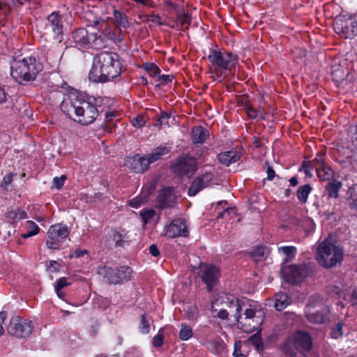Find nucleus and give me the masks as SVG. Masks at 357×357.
Instances as JSON below:
<instances>
[{
    "label": "nucleus",
    "mask_w": 357,
    "mask_h": 357,
    "mask_svg": "<svg viewBox=\"0 0 357 357\" xmlns=\"http://www.w3.org/2000/svg\"><path fill=\"white\" fill-rule=\"evenodd\" d=\"M121 72L122 65L119 60V55L102 52L93 57L89 79L93 82L105 83L119 76Z\"/></svg>",
    "instance_id": "1"
},
{
    "label": "nucleus",
    "mask_w": 357,
    "mask_h": 357,
    "mask_svg": "<svg viewBox=\"0 0 357 357\" xmlns=\"http://www.w3.org/2000/svg\"><path fill=\"white\" fill-rule=\"evenodd\" d=\"M43 68V65L33 56L22 59H13L10 64L11 76L19 84L33 81Z\"/></svg>",
    "instance_id": "2"
},
{
    "label": "nucleus",
    "mask_w": 357,
    "mask_h": 357,
    "mask_svg": "<svg viewBox=\"0 0 357 357\" xmlns=\"http://www.w3.org/2000/svg\"><path fill=\"white\" fill-rule=\"evenodd\" d=\"M241 310L240 300L231 294H219L211 302V312L213 317L222 320L227 319L230 312L233 313L235 320L239 321Z\"/></svg>",
    "instance_id": "3"
},
{
    "label": "nucleus",
    "mask_w": 357,
    "mask_h": 357,
    "mask_svg": "<svg viewBox=\"0 0 357 357\" xmlns=\"http://www.w3.org/2000/svg\"><path fill=\"white\" fill-rule=\"evenodd\" d=\"M312 348V339L307 332L296 331L284 343L282 351L287 357H295V350L305 356Z\"/></svg>",
    "instance_id": "4"
},
{
    "label": "nucleus",
    "mask_w": 357,
    "mask_h": 357,
    "mask_svg": "<svg viewBox=\"0 0 357 357\" xmlns=\"http://www.w3.org/2000/svg\"><path fill=\"white\" fill-rule=\"evenodd\" d=\"M317 259L323 267L330 268L342 261L343 251L331 241L326 239L317 248Z\"/></svg>",
    "instance_id": "5"
},
{
    "label": "nucleus",
    "mask_w": 357,
    "mask_h": 357,
    "mask_svg": "<svg viewBox=\"0 0 357 357\" xmlns=\"http://www.w3.org/2000/svg\"><path fill=\"white\" fill-rule=\"evenodd\" d=\"M316 265L314 263L303 264H291L285 266L281 269L283 279L288 283L296 284L301 283L308 277L316 274Z\"/></svg>",
    "instance_id": "6"
},
{
    "label": "nucleus",
    "mask_w": 357,
    "mask_h": 357,
    "mask_svg": "<svg viewBox=\"0 0 357 357\" xmlns=\"http://www.w3.org/2000/svg\"><path fill=\"white\" fill-rule=\"evenodd\" d=\"M92 27L96 28L98 32L90 35V45L95 49H102L106 47L108 40H114V34L109 30L107 31L108 24L100 17H94L88 20Z\"/></svg>",
    "instance_id": "7"
},
{
    "label": "nucleus",
    "mask_w": 357,
    "mask_h": 357,
    "mask_svg": "<svg viewBox=\"0 0 357 357\" xmlns=\"http://www.w3.org/2000/svg\"><path fill=\"white\" fill-rule=\"evenodd\" d=\"M305 312L307 320L314 324H324L329 320V310L319 295L310 296Z\"/></svg>",
    "instance_id": "8"
},
{
    "label": "nucleus",
    "mask_w": 357,
    "mask_h": 357,
    "mask_svg": "<svg viewBox=\"0 0 357 357\" xmlns=\"http://www.w3.org/2000/svg\"><path fill=\"white\" fill-rule=\"evenodd\" d=\"M101 102L102 100L100 98H93L92 100L89 98L88 100L82 99L80 107L77 110V119H74V120L82 125H89L93 123L102 112Z\"/></svg>",
    "instance_id": "9"
},
{
    "label": "nucleus",
    "mask_w": 357,
    "mask_h": 357,
    "mask_svg": "<svg viewBox=\"0 0 357 357\" xmlns=\"http://www.w3.org/2000/svg\"><path fill=\"white\" fill-rule=\"evenodd\" d=\"M196 274L205 284L206 289L208 292L213 291L221 276L220 270L218 266L206 263H200Z\"/></svg>",
    "instance_id": "10"
},
{
    "label": "nucleus",
    "mask_w": 357,
    "mask_h": 357,
    "mask_svg": "<svg viewBox=\"0 0 357 357\" xmlns=\"http://www.w3.org/2000/svg\"><path fill=\"white\" fill-rule=\"evenodd\" d=\"M132 269L127 266L112 268L107 266H100L98 273L108 284H119L130 279Z\"/></svg>",
    "instance_id": "11"
},
{
    "label": "nucleus",
    "mask_w": 357,
    "mask_h": 357,
    "mask_svg": "<svg viewBox=\"0 0 357 357\" xmlns=\"http://www.w3.org/2000/svg\"><path fill=\"white\" fill-rule=\"evenodd\" d=\"M69 234L68 227L65 225L55 224L50 226L47 231V239L46 241L47 248L52 250L59 249Z\"/></svg>",
    "instance_id": "12"
},
{
    "label": "nucleus",
    "mask_w": 357,
    "mask_h": 357,
    "mask_svg": "<svg viewBox=\"0 0 357 357\" xmlns=\"http://www.w3.org/2000/svg\"><path fill=\"white\" fill-rule=\"evenodd\" d=\"M7 331L10 335L16 337H27L33 331L32 322L22 319L18 316L13 317L10 320Z\"/></svg>",
    "instance_id": "13"
},
{
    "label": "nucleus",
    "mask_w": 357,
    "mask_h": 357,
    "mask_svg": "<svg viewBox=\"0 0 357 357\" xmlns=\"http://www.w3.org/2000/svg\"><path fill=\"white\" fill-rule=\"evenodd\" d=\"M333 27L337 34L345 38H352L357 34V22L351 17H336Z\"/></svg>",
    "instance_id": "14"
},
{
    "label": "nucleus",
    "mask_w": 357,
    "mask_h": 357,
    "mask_svg": "<svg viewBox=\"0 0 357 357\" xmlns=\"http://www.w3.org/2000/svg\"><path fill=\"white\" fill-rule=\"evenodd\" d=\"M208 59L213 65H215L222 70L231 71L236 67L237 56L229 52H221L213 50L208 56Z\"/></svg>",
    "instance_id": "15"
},
{
    "label": "nucleus",
    "mask_w": 357,
    "mask_h": 357,
    "mask_svg": "<svg viewBox=\"0 0 357 357\" xmlns=\"http://www.w3.org/2000/svg\"><path fill=\"white\" fill-rule=\"evenodd\" d=\"M165 235L170 238H174L179 236L188 237L189 230L187 222L183 218H176L165 229Z\"/></svg>",
    "instance_id": "16"
},
{
    "label": "nucleus",
    "mask_w": 357,
    "mask_h": 357,
    "mask_svg": "<svg viewBox=\"0 0 357 357\" xmlns=\"http://www.w3.org/2000/svg\"><path fill=\"white\" fill-rule=\"evenodd\" d=\"M214 175L211 172H206L201 176L196 177L191 183L188 194L189 196H195L199 192L208 187L213 181Z\"/></svg>",
    "instance_id": "17"
},
{
    "label": "nucleus",
    "mask_w": 357,
    "mask_h": 357,
    "mask_svg": "<svg viewBox=\"0 0 357 357\" xmlns=\"http://www.w3.org/2000/svg\"><path fill=\"white\" fill-rule=\"evenodd\" d=\"M82 99L74 96L64 98L61 104V111L70 119H77V110L80 107Z\"/></svg>",
    "instance_id": "18"
},
{
    "label": "nucleus",
    "mask_w": 357,
    "mask_h": 357,
    "mask_svg": "<svg viewBox=\"0 0 357 357\" xmlns=\"http://www.w3.org/2000/svg\"><path fill=\"white\" fill-rule=\"evenodd\" d=\"M62 15L59 12H53L47 16L50 29L54 34V38L61 42L63 40V25Z\"/></svg>",
    "instance_id": "19"
},
{
    "label": "nucleus",
    "mask_w": 357,
    "mask_h": 357,
    "mask_svg": "<svg viewBox=\"0 0 357 357\" xmlns=\"http://www.w3.org/2000/svg\"><path fill=\"white\" fill-rule=\"evenodd\" d=\"M197 167V162L195 158L185 157L178 160L175 169L181 176H188L196 171Z\"/></svg>",
    "instance_id": "20"
},
{
    "label": "nucleus",
    "mask_w": 357,
    "mask_h": 357,
    "mask_svg": "<svg viewBox=\"0 0 357 357\" xmlns=\"http://www.w3.org/2000/svg\"><path fill=\"white\" fill-rule=\"evenodd\" d=\"M125 165L135 173H143L146 171L149 163L146 157L136 155L133 157H128L125 160Z\"/></svg>",
    "instance_id": "21"
},
{
    "label": "nucleus",
    "mask_w": 357,
    "mask_h": 357,
    "mask_svg": "<svg viewBox=\"0 0 357 357\" xmlns=\"http://www.w3.org/2000/svg\"><path fill=\"white\" fill-rule=\"evenodd\" d=\"M73 41L81 47L90 45V35L84 28H78L72 32Z\"/></svg>",
    "instance_id": "22"
},
{
    "label": "nucleus",
    "mask_w": 357,
    "mask_h": 357,
    "mask_svg": "<svg viewBox=\"0 0 357 357\" xmlns=\"http://www.w3.org/2000/svg\"><path fill=\"white\" fill-rule=\"evenodd\" d=\"M26 218V212L19 207H10L5 213L6 221L10 224H14L17 221Z\"/></svg>",
    "instance_id": "23"
},
{
    "label": "nucleus",
    "mask_w": 357,
    "mask_h": 357,
    "mask_svg": "<svg viewBox=\"0 0 357 357\" xmlns=\"http://www.w3.org/2000/svg\"><path fill=\"white\" fill-rule=\"evenodd\" d=\"M256 312L252 309H247L244 313L245 317L241 314L239 321H236L241 328L246 332H251L255 328V326H252V319L255 317Z\"/></svg>",
    "instance_id": "24"
},
{
    "label": "nucleus",
    "mask_w": 357,
    "mask_h": 357,
    "mask_svg": "<svg viewBox=\"0 0 357 357\" xmlns=\"http://www.w3.org/2000/svg\"><path fill=\"white\" fill-rule=\"evenodd\" d=\"M291 303V298L285 293L279 292L275 295L274 307L278 311H282Z\"/></svg>",
    "instance_id": "25"
},
{
    "label": "nucleus",
    "mask_w": 357,
    "mask_h": 357,
    "mask_svg": "<svg viewBox=\"0 0 357 357\" xmlns=\"http://www.w3.org/2000/svg\"><path fill=\"white\" fill-rule=\"evenodd\" d=\"M239 158L240 157L237 155L236 151H225L218 155L219 162L227 166L237 162L239 160Z\"/></svg>",
    "instance_id": "26"
},
{
    "label": "nucleus",
    "mask_w": 357,
    "mask_h": 357,
    "mask_svg": "<svg viewBox=\"0 0 357 357\" xmlns=\"http://www.w3.org/2000/svg\"><path fill=\"white\" fill-rule=\"evenodd\" d=\"M192 141L195 144H202L208 136V131L204 127L199 126L192 130Z\"/></svg>",
    "instance_id": "27"
},
{
    "label": "nucleus",
    "mask_w": 357,
    "mask_h": 357,
    "mask_svg": "<svg viewBox=\"0 0 357 357\" xmlns=\"http://www.w3.org/2000/svg\"><path fill=\"white\" fill-rule=\"evenodd\" d=\"M178 197L176 195L173 187L164 188L160 190L156 201H174Z\"/></svg>",
    "instance_id": "28"
},
{
    "label": "nucleus",
    "mask_w": 357,
    "mask_h": 357,
    "mask_svg": "<svg viewBox=\"0 0 357 357\" xmlns=\"http://www.w3.org/2000/svg\"><path fill=\"white\" fill-rule=\"evenodd\" d=\"M316 171L318 177L323 181H329L334 176V172L326 164L321 167L316 166Z\"/></svg>",
    "instance_id": "29"
},
{
    "label": "nucleus",
    "mask_w": 357,
    "mask_h": 357,
    "mask_svg": "<svg viewBox=\"0 0 357 357\" xmlns=\"http://www.w3.org/2000/svg\"><path fill=\"white\" fill-rule=\"evenodd\" d=\"M341 187L342 183L340 181L335 179L330 181L326 187L328 192V197L337 199L338 197V192Z\"/></svg>",
    "instance_id": "30"
},
{
    "label": "nucleus",
    "mask_w": 357,
    "mask_h": 357,
    "mask_svg": "<svg viewBox=\"0 0 357 357\" xmlns=\"http://www.w3.org/2000/svg\"><path fill=\"white\" fill-rule=\"evenodd\" d=\"M331 73L333 81L337 83H341L348 76V72L341 66H333Z\"/></svg>",
    "instance_id": "31"
},
{
    "label": "nucleus",
    "mask_w": 357,
    "mask_h": 357,
    "mask_svg": "<svg viewBox=\"0 0 357 357\" xmlns=\"http://www.w3.org/2000/svg\"><path fill=\"white\" fill-rule=\"evenodd\" d=\"M169 151V149L166 146H158L154 149L146 158L149 165L160 159L162 155L168 153Z\"/></svg>",
    "instance_id": "32"
},
{
    "label": "nucleus",
    "mask_w": 357,
    "mask_h": 357,
    "mask_svg": "<svg viewBox=\"0 0 357 357\" xmlns=\"http://www.w3.org/2000/svg\"><path fill=\"white\" fill-rule=\"evenodd\" d=\"M113 15L118 26L123 29H128L129 27V19L125 13L114 9L113 11Z\"/></svg>",
    "instance_id": "33"
},
{
    "label": "nucleus",
    "mask_w": 357,
    "mask_h": 357,
    "mask_svg": "<svg viewBox=\"0 0 357 357\" xmlns=\"http://www.w3.org/2000/svg\"><path fill=\"white\" fill-rule=\"evenodd\" d=\"M191 18L187 13L178 15L176 20V26L179 30H185L188 29L190 24Z\"/></svg>",
    "instance_id": "34"
},
{
    "label": "nucleus",
    "mask_w": 357,
    "mask_h": 357,
    "mask_svg": "<svg viewBox=\"0 0 357 357\" xmlns=\"http://www.w3.org/2000/svg\"><path fill=\"white\" fill-rule=\"evenodd\" d=\"M25 227L26 232L21 235L23 238H28L31 236H35L40 232L39 227L33 221L28 220L26 222Z\"/></svg>",
    "instance_id": "35"
},
{
    "label": "nucleus",
    "mask_w": 357,
    "mask_h": 357,
    "mask_svg": "<svg viewBox=\"0 0 357 357\" xmlns=\"http://www.w3.org/2000/svg\"><path fill=\"white\" fill-rule=\"evenodd\" d=\"M312 190L310 184H305L298 188L296 195L299 201H307L309 194Z\"/></svg>",
    "instance_id": "36"
},
{
    "label": "nucleus",
    "mask_w": 357,
    "mask_h": 357,
    "mask_svg": "<svg viewBox=\"0 0 357 357\" xmlns=\"http://www.w3.org/2000/svg\"><path fill=\"white\" fill-rule=\"evenodd\" d=\"M144 69L153 77L159 76L160 73V69L159 67L153 63H144Z\"/></svg>",
    "instance_id": "37"
},
{
    "label": "nucleus",
    "mask_w": 357,
    "mask_h": 357,
    "mask_svg": "<svg viewBox=\"0 0 357 357\" xmlns=\"http://www.w3.org/2000/svg\"><path fill=\"white\" fill-rule=\"evenodd\" d=\"M192 330L190 326L182 324L179 331V338L181 340L185 341L189 340L192 336Z\"/></svg>",
    "instance_id": "38"
},
{
    "label": "nucleus",
    "mask_w": 357,
    "mask_h": 357,
    "mask_svg": "<svg viewBox=\"0 0 357 357\" xmlns=\"http://www.w3.org/2000/svg\"><path fill=\"white\" fill-rule=\"evenodd\" d=\"M150 317L146 314L141 316L139 329L143 333H149L150 331Z\"/></svg>",
    "instance_id": "39"
},
{
    "label": "nucleus",
    "mask_w": 357,
    "mask_h": 357,
    "mask_svg": "<svg viewBox=\"0 0 357 357\" xmlns=\"http://www.w3.org/2000/svg\"><path fill=\"white\" fill-rule=\"evenodd\" d=\"M113 241L115 242L116 247H123L125 243L128 241V237L125 234H123L116 231L113 235Z\"/></svg>",
    "instance_id": "40"
},
{
    "label": "nucleus",
    "mask_w": 357,
    "mask_h": 357,
    "mask_svg": "<svg viewBox=\"0 0 357 357\" xmlns=\"http://www.w3.org/2000/svg\"><path fill=\"white\" fill-rule=\"evenodd\" d=\"M71 284L70 282H68V279L66 277L58 279L54 285V289L56 294H59V291L63 288Z\"/></svg>",
    "instance_id": "41"
},
{
    "label": "nucleus",
    "mask_w": 357,
    "mask_h": 357,
    "mask_svg": "<svg viewBox=\"0 0 357 357\" xmlns=\"http://www.w3.org/2000/svg\"><path fill=\"white\" fill-rule=\"evenodd\" d=\"M155 215V211L153 208L143 209L141 211L140 215L144 222L146 224Z\"/></svg>",
    "instance_id": "42"
},
{
    "label": "nucleus",
    "mask_w": 357,
    "mask_h": 357,
    "mask_svg": "<svg viewBox=\"0 0 357 357\" xmlns=\"http://www.w3.org/2000/svg\"><path fill=\"white\" fill-rule=\"evenodd\" d=\"M326 155V151H321L317 153L316 158L311 160L312 162L313 165H317L319 167H321L326 165L324 162V157Z\"/></svg>",
    "instance_id": "43"
},
{
    "label": "nucleus",
    "mask_w": 357,
    "mask_h": 357,
    "mask_svg": "<svg viewBox=\"0 0 357 357\" xmlns=\"http://www.w3.org/2000/svg\"><path fill=\"white\" fill-rule=\"evenodd\" d=\"M279 250H281L289 258L294 257L296 252V248L294 246L280 247Z\"/></svg>",
    "instance_id": "44"
},
{
    "label": "nucleus",
    "mask_w": 357,
    "mask_h": 357,
    "mask_svg": "<svg viewBox=\"0 0 357 357\" xmlns=\"http://www.w3.org/2000/svg\"><path fill=\"white\" fill-rule=\"evenodd\" d=\"M199 311L195 305L190 306L186 311V316L190 319H195L198 317Z\"/></svg>",
    "instance_id": "45"
},
{
    "label": "nucleus",
    "mask_w": 357,
    "mask_h": 357,
    "mask_svg": "<svg viewBox=\"0 0 357 357\" xmlns=\"http://www.w3.org/2000/svg\"><path fill=\"white\" fill-rule=\"evenodd\" d=\"M66 179L67 176L66 175H61L60 177H54L53 179V186L56 189H61Z\"/></svg>",
    "instance_id": "46"
},
{
    "label": "nucleus",
    "mask_w": 357,
    "mask_h": 357,
    "mask_svg": "<svg viewBox=\"0 0 357 357\" xmlns=\"http://www.w3.org/2000/svg\"><path fill=\"white\" fill-rule=\"evenodd\" d=\"M170 118H171V115L169 114H168L167 112H166L165 111L161 112L160 116L159 117L160 123L161 125L164 124V125H167V126H169V120Z\"/></svg>",
    "instance_id": "47"
},
{
    "label": "nucleus",
    "mask_w": 357,
    "mask_h": 357,
    "mask_svg": "<svg viewBox=\"0 0 357 357\" xmlns=\"http://www.w3.org/2000/svg\"><path fill=\"white\" fill-rule=\"evenodd\" d=\"M13 175L12 174H6L1 181V187L3 188L4 190H7L8 188V185L11 183L13 180Z\"/></svg>",
    "instance_id": "48"
},
{
    "label": "nucleus",
    "mask_w": 357,
    "mask_h": 357,
    "mask_svg": "<svg viewBox=\"0 0 357 357\" xmlns=\"http://www.w3.org/2000/svg\"><path fill=\"white\" fill-rule=\"evenodd\" d=\"M132 123L134 127L140 128L145 125L146 121L143 116H137L132 119Z\"/></svg>",
    "instance_id": "49"
},
{
    "label": "nucleus",
    "mask_w": 357,
    "mask_h": 357,
    "mask_svg": "<svg viewBox=\"0 0 357 357\" xmlns=\"http://www.w3.org/2000/svg\"><path fill=\"white\" fill-rule=\"evenodd\" d=\"M245 109L248 113V115L251 119H256L258 116L257 110L250 105H246Z\"/></svg>",
    "instance_id": "50"
},
{
    "label": "nucleus",
    "mask_w": 357,
    "mask_h": 357,
    "mask_svg": "<svg viewBox=\"0 0 357 357\" xmlns=\"http://www.w3.org/2000/svg\"><path fill=\"white\" fill-rule=\"evenodd\" d=\"M158 79L160 80H161V83L157 84L156 87L160 86V84L165 85V84L172 82V80L174 77L173 75H159V76H158Z\"/></svg>",
    "instance_id": "51"
},
{
    "label": "nucleus",
    "mask_w": 357,
    "mask_h": 357,
    "mask_svg": "<svg viewBox=\"0 0 357 357\" xmlns=\"http://www.w3.org/2000/svg\"><path fill=\"white\" fill-rule=\"evenodd\" d=\"M265 165L267 166V179L269 181H272L273 178L276 176L274 169L271 166L269 165V162L266 161Z\"/></svg>",
    "instance_id": "52"
},
{
    "label": "nucleus",
    "mask_w": 357,
    "mask_h": 357,
    "mask_svg": "<svg viewBox=\"0 0 357 357\" xmlns=\"http://www.w3.org/2000/svg\"><path fill=\"white\" fill-rule=\"evenodd\" d=\"M153 345L154 347H160L163 344V335L158 333L153 338Z\"/></svg>",
    "instance_id": "53"
},
{
    "label": "nucleus",
    "mask_w": 357,
    "mask_h": 357,
    "mask_svg": "<svg viewBox=\"0 0 357 357\" xmlns=\"http://www.w3.org/2000/svg\"><path fill=\"white\" fill-rule=\"evenodd\" d=\"M233 355L234 357H247L246 355L241 353L240 342H235Z\"/></svg>",
    "instance_id": "54"
},
{
    "label": "nucleus",
    "mask_w": 357,
    "mask_h": 357,
    "mask_svg": "<svg viewBox=\"0 0 357 357\" xmlns=\"http://www.w3.org/2000/svg\"><path fill=\"white\" fill-rule=\"evenodd\" d=\"M60 264L54 260H52L50 261V266L48 267V269L51 272H59L60 270Z\"/></svg>",
    "instance_id": "55"
},
{
    "label": "nucleus",
    "mask_w": 357,
    "mask_h": 357,
    "mask_svg": "<svg viewBox=\"0 0 357 357\" xmlns=\"http://www.w3.org/2000/svg\"><path fill=\"white\" fill-rule=\"evenodd\" d=\"M98 329H99V324L96 321L90 326V328H89V333H90V335L92 337H95L97 335V333H98Z\"/></svg>",
    "instance_id": "56"
},
{
    "label": "nucleus",
    "mask_w": 357,
    "mask_h": 357,
    "mask_svg": "<svg viewBox=\"0 0 357 357\" xmlns=\"http://www.w3.org/2000/svg\"><path fill=\"white\" fill-rule=\"evenodd\" d=\"M316 165H313L312 162L311 161H303L301 167L299 168V171H304L305 169H309L310 168L314 167L316 169Z\"/></svg>",
    "instance_id": "57"
},
{
    "label": "nucleus",
    "mask_w": 357,
    "mask_h": 357,
    "mask_svg": "<svg viewBox=\"0 0 357 357\" xmlns=\"http://www.w3.org/2000/svg\"><path fill=\"white\" fill-rule=\"evenodd\" d=\"M265 254V248L263 246L257 247L254 249L252 255L255 257H263Z\"/></svg>",
    "instance_id": "58"
},
{
    "label": "nucleus",
    "mask_w": 357,
    "mask_h": 357,
    "mask_svg": "<svg viewBox=\"0 0 357 357\" xmlns=\"http://www.w3.org/2000/svg\"><path fill=\"white\" fill-rule=\"evenodd\" d=\"M149 253L153 257H158L160 255V251L155 244H151L149 248Z\"/></svg>",
    "instance_id": "59"
},
{
    "label": "nucleus",
    "mask_w": 357,
    "mask_h": 357,
    "mask_svg": "<svg viewBox=\"0 0 357 357\" xmlns=\"http://www.w3.org/2000/svg\"><path fill=\"white\" fill-rule=\"evenodd\" d=\"M6 316L7 314L6 312H0V336L2 335L4 333V329L2 325L6 319Z\"/></svg>",
    "instance_id": "60"
},
{
    "label": "nucleus",
    "mask_w": 357,
    "mask_h": 357,
    "mask_svg": "<svg viewBox=\"0 0 357 357\" xmlns=\"http://www.w3.org/2000/svg\"><path fill=\"white\" fill-rule=\"evenodd\" d=\"M88 251L86 250H80V249H76L73 254L70 255V257H73V256L76 257L77 258L83 257L85 254H87Z\"/></svg>",
    "instance_id": "61"
},
{
    "label": "nucleus",
    "mask_w": 357,
    "mask_h": 357,
    "mask_svg": "<svg viewBox=\"0 0 357 357\" xmlns=\"http://www.w3.org/2000/svg\"><path fill=\"white\" fill-rule=\"evenodd\" d=\"M349 190L352 197V201L357 202V184L354 185Z\"/></svg>",
    "instance_id": "62"
},
{
    "label": "nucleus",
    "mask_w": 357,
    "mask_h": 357,
    "mask_svg": "<svg viewBox=\"0 0 357 357\" xmlns=\"http://www.w3.org/2000/svg\"><path fill=\"white\" fill-rule=\"evenodd\" d=\"M151 17V19H150V21H151L153 23H155L158 25H162L163 23L160 20V17L158 15H150V17Z\"/></svg>",
    "instance_id": "63"
},
{
    "label": "nucleus",
    "mask_w": 357,
    "mask_h": 357,
    "mask_svg": "<svg viewBox=\"0 0 357 357\" xmlns=\"http://www.w3.org/2000/svg\"><path fill=\"white\" fill-rule=\"evenodd\" d=\"M351 301L353 305H357V291L354 290L351 294Z\"/></svg>",
    "instance_id": "64"
}]
</instances>
